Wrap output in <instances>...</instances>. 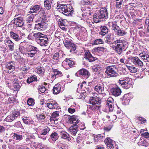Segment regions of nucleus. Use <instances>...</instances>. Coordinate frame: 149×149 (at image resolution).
<instances>
[{
	"mask_svg": "<svg viewBox=\"0 0 149 149\" xmlns=\"http://www.w3.org/2000/svg\"><path fill=\"white\" fill-rule=\"evenodd\" d=\"M89 103L93 105L90 106L91 109L93 110H98L100 107V104L101 101L100 98L96 96L91 97L89 100Z\"/></svg>",
	"mask_w": 149,
	"mask_h": 149,
	"instance_id": "4",
	"label": "nucleus"
},
{
	"mask_svg": "<svg viewBox=\"0 0 149 149\" xmlns=\"http://www.w3.org/2000/svg\"><path fill=\"white\" fill-rule=\"evenodd\" d=\"M91 3L92 2L89 0H81L80 2V4L81 6L88 5L91 6Z\"/></svg>",
	"mask_w": 149,
	"mask_h": 149,
	"instance_id": "43",
	"label": "nucleus"
},
{
	"mask_svg": "<svg viewBox=\"0 0 149 149\" xmlns=\"http://www.w3.org/2000/svg\"><path fill=\"white\" fill-rule=\"evenodd\" d=\"M36 116L39 120H44L45 118V116L43 114L37 115Z\"/></svg>",
	"mask_w": 149,
	"mask_h": 149,
	"instance_id": "62",
	"label": "nucleus"
},
{
	"mask_svg": "<svg viewBox=\"0 0 149 149\" xmlns=\"http://www.w3.org/2000/svg\"><path fill=\"white\" fill-rule=\"evenodd\" d=\"M48 42V39L45 36H43L41 38L38 40L37 42V43L41 46H46Z\"/></svg>",
	"mask_w": 149,
	"mask_h": 149,
	"instance_id": "19",
	"label": "nucleus"
},
{
	"mask_svg": "<svg viewBox=\"0 0 149 149\" xmlns=\"http://www.w3.org/2000/svg\"><path fill=\"white\" fill-rule=\"evenodd\" d=\"M58 4V3L57 7L60 12L66 16H71L74 11L72 6L70 5Z\"/></svg>",
	"mask_w": 149,
	"mask_h": 149,
	"instance_id": "2",
	"label": "nucleus"
},
{
	"mask_svg": "<svg viewBox=\"0 0 149 149\" xmlns=\"http://www.w3.org/2000/svg\"><path fill=\"white\" fill-rule=\"evenodd\" d=\"M114 42L117 43L114 49L116 52L119 55L121 54L123 51L125 50V48L127 46L126 42L125 40L120 39L115 41Z\"/></svg>",
	"mask_w": 149,
	"mask_h": 149,
	"instance_id": "3",
	"label": "nucleus"
},
{
	"mask_svg": "<svg viewBox=\"0 0 149 149\" xmlns=\"http://www.w3.org/2000/svg\"><path fill=\"white\" fill-rule=\"evenodd\" d=\"M68 122L69 123H73V125L75 126L77 123H79V120L77 116H70L68 118Z\"/></svg>",
	"mask_w": 149,
	"mask_h": 149,
	"instance_id": "16",
	"label": "nucleus"
},
{
	"mask_svg": "<svg viewBox=\"0 0 149 149\" xmlns=\"http://www.w3.org/2000/svg\"><path fill=\"white\" fill-rule=\"evenodd\" d=\"M15 67V64L14 61L8 62L5 64L4 71L7 73H10L13 71Z\"/></svg>",
	"mask_w": 149,
	"mask_h": 149,
	"instance_id": "7",
	"label": "nucleus"
},
{
	"mask_svg": "<svg viewBox=\"0 0 149 149\" xmlns=\"http://www.w3.org/2000/svg\"><path fill=\"white\" fill-rule=\"evenodd\" d=\"M50 139L54 141H56L58 138V136L57 133L54 132L52 133L50 135Z\"/></svg>",
	"mask_w": 149,
	"mask_h": 149,
	"instance_id": "40",
	"label": "nucleus"
},
{
	"mask_svg": "<svg viewBox=\"0 0 149 149\" xmlns=\"http://www.w3.org/2000/svg\"><path fill=\"white\" fill-rule=\"evenodd\" d=\"M128 68L130 72L132 73H135L137 72V69L135 67L129 66Z\"/></svg>",
	"mask_w": 149,
	"mask_h": 149,
	"instance_id": "58",
	"label": "nucleus"
},
{
	"mask_svg": "<svg viewBox=\"0 0 149 149\" xmlns=\"http://www.w3.org/2000/svg\"><path fill=\"white\" fill-rule=\"evenodd\" d=\"M26 49L28 52L32 51H39L37 47L27 44L26 45Z\"/></svg>",
	"mask_w": 149,
	"mask_h": 149,
	"instance_id": "31",
	"label": "nucleus"
},
{
	"mask_svg": "<svg viewBox=\"0 0 149 149\" xmlns=\"http://www.w3.org/2000/svg\"><path fill=\"white\" fill-rule=\"evenodd\" d=\"M4 42L7 45L10 50H14V43L8 37H7L4 40Z\"/></svg>",
	"mask_w": 149,
	"mask_h": 149,
	"instance_id": "21",
	"label": "nucleus"
},
{
	"mask_svg": "<svg viewBox=\"0 0 149 149\" xmlns=\"http://www.w3.org/2000/svg\"><path fill=\"white\" fill-rule=\"evenodd\" d=\"M10 37L16 41H20L22 39V36H19V35L13 31H10Z\"/></svg>",
	"mask_w": 149,
	"mask_h": 149,
	"instance_id": "24",
	"label": "nucleus"
},
{
	"mask_svg": "<svg viewBox=\"0 0 149 149\" xmlns=\"http://www.w3.org/2000/svg\"><path fill=\"white\" fill-rule=\"evenodd\" d=\"M60 135L61 138L69 141L71 140V138L69 134L65 131H62L60 132Z\"/></svg>",
	"mask_w": 149,
	"mask_h": 149,
	"instance_id": "22",
	"label": "nucleus"
},
{
	"mask_svg": "<svg viewBox=\"0 0 149 149\" xmlns=\"http://www.w3.org/2000/svg\"><path fill=\"white\" fill-rule=\"evenodd\" d=\"M104 142L106 144L108 148H109L110 149H118V146L116 145L115 142L109 137L107 138L104 140Z\"/></svg>",
	"mask_w": 149,
	"mask_h": 149,
	"instance_id": "9",
	"label": "nucleus"
},
{
	"mask_svg": "<svg viewBox=\"0 0 149 149\" xmlns=\"http://www.w3.org/2000/svg\"><path fill=\"white\" fill-rule=\"evenodd\" d=\"M101 31L99 34L102 36L105 35L108 32V29L105 26H102L100 28Z\"/></svg>",
	"mask_w": 149,
	"mask_h": 149,
	"instance_id": "32",
	"label": "nucleus"
},
{
	"mask_svg": "<svg viewBox=\"0 0 149 149\" xmlns=\"http://www.w3.org/2000/svg\"><path fill=\"white\" fill-rule=\"evenodd\" d=\"M85 58L88 60L89 62H92L95 61L97 59V58L93 56L90 54L89 51H87L85 54Z\"/></svg>",
	"mask_w": 149,
	"mask_h": 149,
	"instance_id": "20",
	"label": "nucleus"
},
{
	"mask_svg": "<svg viewBox=\"0 0 149 149\" xmlns=\"http://www.w3.org/2000/svg\"><path fill=\"white\" fill-rule=\"evenodd\" d=\"M38 51H32L28 52L25 54L27 56L30 57H34Z\"/></svg>",
	"mask_w": 149,
	"mask_h": 149,
	"instance_id": "47",
	"label": "nucleus"
},
{
	"mask_svg": "<svg viewBox=\"0 0 149 149\" xmlns=\"http://www.w3.org/2000/svg\"><path fill=\"white\" fill-rule=\"evenodd\" d=\"M63 51L60 50L54 54L53 56V59L55 61H59V60L63 57Z\"/></svg>",
	"mask_w": 149,
	"mask_h": 149,
	"instance_id": "18",
	"label": "nucleus"
},
{
	"mask_svg": "<svg viewBox=\"0 0 149 149\" xmlns=\"http://www.w3.org/2000/svg\"><path fill=\"white\" fill-rule=\"evenodd\" d=\"M98 17L100 19L108 18V13L107 10L106 8H102L101 9L100 13L98 14Z\"/></svg>",
	"mask_w": 149,
	"mask_h": 149,
	"instance_id": "13",
	"label": "nucleus"
},
{
	"mask_svg": "<svg viewBox=\"0 0 149 149\" xmlns=\"http://www.w3.org/2000/svg\"><path fill=\"white\" fill-rule=\"evenodd\" d=\"M74 127V125L72 127H71L69 128V131L70 134L73 136H75L78 131L77 128H74L73 127Z\"/></svg>",
	"mask_w": 149,
	"mask_h": 149,
	"instance_id": "41",
	"label": "nucleus"
},
{
	"mask_svg": "<svg viewBox=\"0 0 149 149\" xmlns=\"http://www.w3.org/2000/svg\"><path fill=\"white\" fill-rule=\"evenodd\" d=\"M121 130L125 133H130L132 131V128L130 127H128L126 123H124L121 125Z\"/></svg>",
	"mask_w": 149,
	"mask_h": 149,
	"instance_id": "23",
	"label": "nucleus"
},
{
	"mask_svg": "<svg viewBox=\"0 0 149 149\" xmlns=\"http://www.w3.org/2000/svg\"><path fill=\"white\" fill-rule=\"evenodd\" d=\"M122 100V103L124 105L129 104L130 102L129 97L127 94L124 95Z\"/></svg>",
	"mask_w": 149,
	"mask_h": 149,
	"instance_id": "36",
	"label": "nucleus"
},
{
	"mask_svg": "<svg viewBox=\"0 0 149 149\" xmlns=\"http://www.w3.org/2000/svg\"><path fill=\"white\" fill-rule=\"evenodd\" d=\"M40 10L39 12L40 17H43L46 18L45 9L42 8L41 7Z\"/></svg>",
	"mask_w": 149,
	"mask_h": 149,
	"instance_id": "42",
	"label": "nucleus"
},
{
	"mask_svg": "<svg viewBox=\"0 0 149 149\" xmlns=\"http://www.w3.org/2000/svg\"><path fill=\"white\" fill-rule=\"evenodd\" d=\"M53 0H45L44 2V6L47 10H49L51 9V5Z\"/></svg>",
	"mask_w": 149,
	"mask_h": 149,
	"instance_id": "28",
	"label": "nucleus"
},
{
	"mask_svg": "<svg viewBox=\"0 0 149 149\" xmlns=\"http://www.w3.org/2000/svg\"><path fill=\"white\" fill-rule=\"evenodd\" d=\"M116 67L110 66L106 68L105 73L110 77H116L118 75Z\"/></svg>",
	"mask_w": 149,
	"mask_h": 149,
	"instance_id": "6",
	"label": "nucleus"
},
{
	"mask_svg": "<svg viewBox=\"0 0 149 149\" xmlns=\"http://www.w3.org/2000/svg\"><path fill=\"white\" fill-rule=\"evenodd\" d=\"M92 69L94 71L100 73V71L101 70V68L100 67L94 66H93Z\"/></svg>",
	"mask_w": 149,
	"mask_h": 149,
	"instance_id": "59",
	"label": "nucleus"
},
{
	"mask_svg": "<svg viewBox=\"0 0 149 149\" xmlns=\"http://www.w3.org/2000/svg\"><path fill=\"white\" fill-rule=\"evenodd\" d=\"M104 86L103 84H97L95 86L94 90L99 93H102L104 91Z\"/></svg>",
	"mask_w": 149,
	"mask_h": 149,
	"instance_id": "25",
	"label": "nucleus"
},
{
	"mask_svg": "<svg viewBox=\"0 0 149 149\" xmlns=\"http://www.w3.org/2000/svg\"><path fill=\"white\" fill-rule=\"evenodd\" d=\"M114 100L111 97H109L107 101L106 106L107 107H108L109 111H113L114 108V104H113Z\"/></svg>",
	"mask_w": 149,
	"mask_h": 149,
	"instance_id": "14",
	"label": "nucleus"
},
{
	"mask_svg": "<svg viewBox=\"0 0 149 149\" xmlns=\"http://www.w3.org/2000/svg\"><path fill=\"white\" fill-rule=\"evenodd\" d=\"M12 22L16 26L19 27L22 26L24 23L23 18L21 17L15 18L12 21Z\"/></svg>",
	"mask_w": 149,
	"mask_h": 149,
	"instance_id": "11",
	"label": "nucleus"
},
{
	"mask_svg": "<svg viewBox=\"0 0 149 149\" xmlns=\"http://www.w3.org/2000/svg\"><path fill=\"white\" fill-rule=\"evenodd\" d=\"M42 7L39 5H33L30 9V11L28 13H37L39 10Z\"/></svg>",
	"mask_w": 149,
	"mask_h": 149,
	"instance_id": "26",
	"label": "nucleus"
},
{
	"mask_svg": "<svg viewBox=\"0 0 149 149\" xmlns=\"http://www.w3.org/2000/svg\"><path fill=\"white\" fill-rule=\"evenodd\" d=\"M26 18V21L27 23H31L32 22L34 18V16L33 14L29 13Z\"/></svg>",
	"mask_w": 149,
	"mask_h": 149,
	"instance_id": "38",
	"label": "nucleus"
},
{
	"mask_svg": "<svg viewBox=\"0 0 149 149\" xmlns=\"http://www.w3.org/2000/svg\"><path fill=\"white\" fill-rule=\"evenodd\" d=\"M37 80V77L34 75L31 76L30 78H28L26 80V82L30 84L33 81H36Z\"/></svg>",
	"mask_w": 149,
	"mask_h": 149,
	"instance_id": "45",
	"label": "nucleus"
},
{
	"mask_svg": "<svg viewBox=\"0 0 149 149\" xmlns=\"http://www.w3.org/2000/svg\"><path fill=\"white\" fill-rule=\"evenodd\" d=\"M54 74L52 76V77L55 79L62 76V73L60 71H59L57 69H54L53 70Z\"/></svg>",
	"mask_w": 149,
	"mask_h": 149,
	"instance_id": "35",
	"label": "nucleus"
},
{
	"mask_svg": "<svg viewBox=\"0 0 149 149\" xmlns=\"http://www.w3.org/2000/svg\"><path fill=\"white\" fill-rule=\"evenodd\" d=\"M10 80L13 83H15L16 82H18V80L17 77L15 75L10 77L9 78Z\"/></svg>",
	"mask_w": 149,
	"mask_h": 149,
	"instance_id": "55",
	"label": "nucleus"
},
{
	"mask_svg": "<svg viewBox=\"0 0 149 149\" xmlns=\"http://www.w3.org/2000/svg\"><path fill=\"white\" fill-rule=\"evenodd\" d=\"M25 44V42L23 41L21 42L19 45L18 50L22 53L24 54L26 51V46L25 47V45L26 46V45Z\"/></svg>",
	"mask_w": 149,
	"mask_h": 149,
	"instance_id": "27",
	"label": "nucleus"
},
{
	"mask_svg": "<svg viewBox=\"0 0 149 149\" xmlns=\"http://www.w3.org/2000/svg\"><path fill=\"white\" fill-rule=\"evenodd\" d=\"M38 90L42 93H44L46 90L45 88L43 85H40L38 87Z\"/></svg>",
	"mask_w": 149,
	"mask_h": 149,
	"instance_id": "57",
	"label": "nucleus"
},
{
	"mask_svg": "<svg viewBox=\"0 0 149 149\" xmlns=\"http://www.w3.org/2000/svg\"><path fill=\"white\" fill-rule=\"evenodd\" d=\"M50 130V129L47 126L45 127L42 131L40 132V134L39 135V137L42 138V136L46 135L47 133H48Z\"/></svg>",
	"mask_w": 149,
	"mask_h": 149,
	"instance_id": "30",
	"label": "nucleus"
},
{
	"mask_svg": "<svg viewBox=\"0 0 149 149\" xmlns=\"http://www.w3.org/2000/svg\"><path fill=\"white\" fill-rule=\"evenodd\" d=\"M77 74L82 75L84 78L87 79L89 77L90 74L88 71L86 69L82 68L80 69L76 73Z\"/></svg>",
	"mask_w": 149,
	"mask_h": 149,
	"instance_id": "17",
	"label": "nucleus"
},
{
	"mask_svg": "<svg viewBox=\"0 0 149 149\" xmlns=\"http://www.w3.org/2000/svg\"><path fill=\"white\" fill-rule=\"evenodd\" d=\"M118 82L122 87L127 89L131 87L132 83L131 79L128 77L121 78Z\"/></svg>",
	"mask_w": 149,
	"mask_h": 149,
	"instance_id": "5",
	"label": "nucleus"
},
{
	"mask_svg": "<svg viewBox=\"0 0 149 149\" xmlns=\"http://www.w3.org/2000/svg\"><path fill=\"white\" fill-rule=\"evenodd\" d=\"M59 21L58 22V24L59 26H67V22L65 19H59Z\"/></svg>",
	"mask_w": 149,
	"mask_h": 149,
	"instance_id": "51",
	"label": "nucleus"
},
{
	"mask_svg": "<svg viewBox=\"0 0 149 149\" xmlns=\"http://www.w3.org/2000/svg\"><path fill=\"white\" fill-rule=\"evenodd\" d=\"M6 85L8 87L10 88L13 89V83L10 79L8 78L6 79Z\"/></svg>",
	"mask_w": 149,
	"mask_h": 149,
	"instance_id": "50",
	"label": "nucleus"
},
{
	"mask_svg": "<svg viewBox=\"0 0 149 149\" xmlns=\"http://www.w3.org/2000/svg\"><path fill=\"white\" fill-rule=\"evenodd\" d=\"M20 113L17 111H14L11 114L7 116L6 118V120L8 122H11L19 116Z\"/></svg>",
	"mask_w": 149,
	"mask_h": 149,
	"instance_id": "10",
	"label": "nucleus"
},
{
	"mask_svg": "<svg viewBox=\"0 0 149 149\" xmlns=\"http://www.w3.org/2000/svg\"><path fill=\"white\" fill-rule=\"evenodd\" d=\"M114 38H113L111 37V34H109V35L106 36L104 38V40L105 42L108 44H110L112 43V41H113Z\"/></svg>",
	"mask_w": 149,
	"mask_h": 149,
	"instance_id": "34",
	"label": "nucleus"
},
{
	"mask_svg": "<svg viewBox=\"0 0 149 149\" xmlns=\"http://www.w3.org/2000/svg\"><path fill=\"white\" fill-rule=\"evenodd\" d=\"M110 92L115 97H117L120 95L122 91L119 88L116 87L111 88Z\"/></svg>",
	"mask_w": 149,
	"mask_h": 149,
	"instance_id": "15",
	"label": "nucleus"
},
{
	"mask_svg": "<svg viewBox=\"0 0 149 149\" xmlns=\"http://www.w3.org/2000/svg\"><path fill=\"white\" fill-rule=\"evenodd\" d=\"M36 72L38 74H43L44 72V70L42 67H38L36 70Z\"/></svg>",
	"mask_w": 149,
	"mask_h": 149,
	"instance_id": "53",
	"label": "nucleus"
},
{
	"mask_svg": "<svg viewBox=\"0 0 149 149\" xmlns=\"http://www.w3.org/2000/svg\"><path fill=\"white\" fill-rule=\"evenodd\" d=\"M13 136L14 139L18 141L22 140L23 139V137H24V136L15 133L14 134Z\"/></svg>",
	"mask_w": 149,
	"mask_h": 149,
	"instance_id": "46",
	"label": "nucleus"
},
{
	"mask_svg": "<svg viewBox=\"0 0 149 149\" xmlns=\"http://www.w3.org/2000/svg\"><path fill=\"white\" fill-rule=\"evenodd\" d=\"M115 34L119 36H123L127 34V32L120 28L116 32Z\"/></svg>",
	"mask_w": 149,
	"mask_h": 149,
	"instance_id": "39",
	"label": "nucleus"
},
{
	"mask_svg": "<svg viewBox=\"0 0 149 149\" xmlns=\"http://www.w3.org/2000/svg\"><path fill=\"white\" fill-rule=\"evenodd\" d=\"M63 43L65 47L67 48L70 49V52L72 51H74L76 48V45L74 43L72 42L70 40L68 39H65L63 41Z\"/></svg>",
	"mask_w": 149,
	"mask_h": 149,
	"instance_id": "8",
	"label": "nucleus"
},
{
	"mask_svg": "<svg viewBox=\"0 0 149 149\" xmlns=\"http://www.w3.org/2000/svg\"><path fill=\"white\" fill-rule=\"evenodd\" d=\"M58 148L59 149H67V146L64 144L59 143L58 144Z\"/></svg>",
	"mask_w": 149,
	"mask_h": 149,
	"instance_id": "63",
	"label": "nucleus"
},
{
	"mask_svg": "<svg viewBox=\"0 0 149 149\" xmlns=\"http://www.w3.org/2000/svg\"><path fill=\"white\" fill-rule=\"evenodd\" d=\"M42 35H43L42 33L40 32L33 33V36L35 38L36 42L38 41V40L41 38V37H42L43 36H42Z\"/></svg>",
	"mask_w": 149,
	"mask_h": 149,
	"instance_id": "37",
	"label": "nucleus"
},
{
	"mask_svg": "<svg viewBox=\"0 0 149 149\" xmlns=\"http://www.w3.org/2000/svg\"><path fill=\"white\" fill-rule=\"evenodd\" d=\"M27 104L29 106L33 105L35 104V102L32 98L29 99L27 101Z\"/></svg>",
	"mask_w": 149,
	"mask_h": 149,
	"instance_id": "60",
	"label": "nucleus"
},
{
	"mask_svg": "<svg viewBox=\"0 0 149 149\" xmlns=\"http://www.w3.org/2000/svg\"><path fill=\"white\" fill-rule=\"evenodd\" d=\"M104 42L102 39H97L93 42V44L95 45L102 44L104 43Z\"/></svg>",
	"mask_w": 149,
	"mask_h": 149,
	"instance_id": "56",
	"label": "nucleus"
},
{
	"mask_svg": "<svg viewBox=\"0 0 149 149\" xmlns=\"http://www.w3.org/2000/svg\"><path fill=\"white\" fill-rule=\"evenodd\" d=\"M22 120L25 124H30L32 123L33 124V120L32 121L31 120H30L26 118H23L22 119Z\"/></svg>",
	"mask_w": 149,
	"mask_h": 149,
	"instance_id": "61",
	"label": "nucleus"
},
{
	"mask_svg": "<svg viewBox=\"0 0 149 149\" xmlns=\"http://www.w3.org/2000/svg\"><path fill=\"white\" fill-rule=\"evenodd\" d=\"M75 127V128H79L81 130H83L86 128L85 126L84 123H77L75 126H74Z\"/></svg>",
	"mask_w": 149,
	"mask_h": 149,
	"instance_id": "49",
	"label": "nucleus"
},
{
	"mask_svg": "<svg viewBox=\"0 0 149 149\" xmlns=\"http://www.w3.org/2000/svg\"><path fill=\"white\" fill-rule=\"evenodd\" d=\"M63 62H66L67 63L70 67H75L77 64L76 62L72 61V59L68 58H66Z\"/></svg>",
	"mask_w": 149,
	"mask_h": 149,
	"instance_id": "29",
	"label": "nucleus"
},
{
	"mask_svg": "<svg viewBox=\"0 0 149 149\" xmlns=\"http://www.w3.org/2000/svg\"><path fill=\"white\" fill-rule=\"evenodd\" d=\"M61 87L60 84H57L55 85L53 89V93L54 94H57L61 91Z\"/></svg>",
	"mask_w": 149,
	"mask_h": 149,
	"instance_id": "33",
	"label": "nucleus"
},
{
	"mask_svg": "<svg viewBox=\"0 0 149 149\" xmlns=\"http://www.w3.org/2000/svg\"><path fill=\"white\" fill-rule=\"evenodd\" d=\"M130 61L133 64L136 66L141 67L143 65V63L137 56L132 57L130 58Z\"/></svg>",
	"mask_w": 149,
	"mask_h": 149,
	"instance_id": "12",
	"label": "nucleus"
},
{
	"mask_svg": "<svg viewBox=\"0 0 149 149\" xmlns=\"http://www.w3.org/2000/svg\"><path fill=\"white\" fill-rule=\"evenodd\" d=\"M14 126L17 128H22V125L19 121L15 123L14 125Z\"/></svg>",
	"mask_w": 149,
	"mask_h": 149,
	"instance_id": "64",
	"label": "nucleus"
},
{
	"mask_svg": "<svg viewBox=\"0 0 149 149\" xmlns=\"http://www.w3.org/2000/svg\"><path fill=\"white\" fill-rule=\"evenodd\" d=\"M120 28V27L117 25L116 22L114 21L112 22V29L113 30L115 33Z\"/></svg>",
	"mask_w": 149,
	"mask_h": 149,
	"instance_id": "44",
	"label": "nucleus"
},
{
	"mask_svg": "<svg viewBox=\"0 0 149 149\" xmlns=\"http://www.w3.org/2000/svg\"><path fill=\"white\" fill-rule=\"evenodd\" d=\"M142 59L145 62H149V55L145 54L141 56Z\"/></svg>",
	"mask_w": 149,
	"mask_h": 149,
	"instance_id": "48",
	"label": "nucleus"
},
{
	"mask_svg": "<svg viewBox=\"0 0 149 149\" xmlns=\"http://www.w3.org/2000/svg\"><path fill=\"white\" fill-rule=\"evenodd\" d=\"M77 142L78 144H83L84 142V139H82L81 137V134H78L77 138Z\"/></svg>",
	"mask_w": 149,
	"mask_h": 149,
	"instance_id": "52",
	"label": "nucleus"
},
{
	"mask_svg": "<svg viewBox=\"0 0 149 149\" xmlns=\"http://www.w3.org/2000/svg\"><path fill=\"white\" fill-rule=\"evenodd\" d=\"M76 29H77L79 31L83 32L86 31V29L84 27L79 25H77L76 27Z\"/></svg>",
	"mask_w": 149,
	"mask_h": 149,
	"instance_id": "54",
	"label": "nucleus"
},
{
	"mask_svg": "<svg viewBox=\"0 0 149 149\" xmlns=\"http://www.w3.org/2000/svg\"><path fill=\"white\" fill-rule=\"evenodd\" d=\"M35 22V29L39 31L44 30L47 27L48 22L45 18L39 17Z\"/></svg>",
	"mask_w": 149,
	"mask_h": 149,
	"instance_id": "1",
	"label": "nucleus"
}]
</instances>
